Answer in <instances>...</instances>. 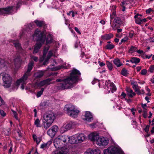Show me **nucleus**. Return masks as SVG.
Returning <instances> with one entry per match:
<instances>
[{"label":"nucleus","mask_w":154,"mask_h":154,"mask_svg":"<svg viewBox=\"0 0 154 154\" xmlns=\"http://www.w3.org/2000/svg\"><path fill=\"white\" fill-rule=\"evenodd\" d=\"M81 73L79 71L76 69H73L72 70L69 76L65 79V82L66 83L64 85L65 86L63 88H72L74 86V84L78 82L80 77Z\"/></svg>","instance_id":"1"},{"label":"nucleus","mask_w":154,"mask_h":154,"mask_svg":"<svg viewBox=\"0 0 154 154\" xmlns=\"http://www.w3.org/2000/svg\"><path fill=\"white\" fill-rule=\"evenodd\" d=\"M43 119V127L45 129L47 130L51 126L55 119V114L51 111L48 112L44 114Z\"/></svg>","instance_id":"2"},{"label":"nucleus","mask_w":154,"mask_h":154,"mask_svg":"<svg viewBox=\"0 0 154 154\" xmlns=\"http://www.w3.org/2000/svg\"><path fill=\"white\" fill-rule=\"evenodd\" d=\"M33 36L34 37H37V40L40 42L36 44L35 45L33 53L35 54L38 52L42 47V44L44 43L46 38V36L44 35L43 32L36 30L33 34Z\"/></svg>","instance_id":"3"},{"label":"nucleus","mask_w":154,"mask_h":154,"mask_svg":"<svg viewBox=\"0 0 154 154\" xmlns=\"http://www.w3.org/2000/svg\"><path fill=\"white\" fill-rule=\"evenodd\" d=\"M33 64V61H32L30 62L28 64V68L27 71L24 74L23 76L20 79L18 80L16 82V83L18 85H19L20 83H22L21 85V88L22 89H24V86L26 83V81L28 77L30 75V72L32 69Z\"/></svg>","instance_id":"4"},{"label":"nucleus","mask_w":154,"mask_h":154,"mask_svg":"<svg viewBox=\"0 0 154 154\" xmlns=\"http://www.w3.org/2000/svg\"><path fill=\"white\" fill-rule=\"evenodd\" d=\"M68 139V136L61 135L58 136L54 140V145L56 148H58L60 147V146H63L65 145L66 142V140Z\"/></svg>","instance_id":"5"},{"label":"nucleus","mask_w":154,"mask_h":154,"mask_svg":"<svg viewBox=\"0 0 154 154\" xmlns=\"http://www.w3.org/2000/svg\"><path fill=\"white\" fill-rule=\"evenodd\" d=\"M1 75L2 76V79L4 83V86L6 88L9 87L11 85L12 79L10 76L8 74L6 73H2Z\"/></svg>","instance_id":"6"},{"label":"nucleus","mask_w":154,"mask_h":154,"mask_svg":"<svg viewBox=\"0 0 154 154\" xmlns=\"http://www.w3.org/2000/svg\"><path fill=\"white\" fill-rule=\"evenodd\" d=\"M104 154H123L122 152L115 146H111L103 151Z\"/></svg>","instance_id":"7"},{"label":"nucleus","mask_w":154,"mask_h":154,"mask_svg":"<svg viewBox=\"0 0 154 154\" xmlns=\"http://www.w3.org/2000/svg\"><path fill=\"white\" fill-rule=\"evenodd\" d=\"M109 142L108 139L106 138L103 137L99 138L97 140L96 144L99 146H106L107 145Z\"/></svg>","instance_id":"8"},{"label":"nucleus","mask_w":154,"mask_h":154,"mask_svg":"<svg viewBox=\"0 0 154 154\" xmlns=\"http://www.w3.org/2000/svg\"><path fill=\"white\" fill-rule=\"evenodd\" d=\"M65 79H58L56 80V81L57 82H61L60 83H58L56 86V87L57 88V89L58 90H64L66 89H70L71 88H63V86H65L64 85L66 83L65 82Z\"/></svg>","instance_id":"9"},{"label":"nucleus","mask_w":154,"mask_h":154,"mask_svg":"<svg viewBox=\"0 0 154 154\" xmlns=\"http://www.w3.org/2000/svg\"><path fill=\"white\" fill-rule=\"evenodd\" d=\"M88 138L92 141H96V143L97 140L99 138V136L96 133H93L89 135Z\"/></svg>","instance_id":"10"},{"label":"nucleus","mask_w":154,"mask_h":154,"mask_svg":"<svg viewBox=\"0 0 154 154\" xmlns=\"http://www.w3.org/2000/svg\"><path fill=\"white\" fill-rule=\"evenodd\" d=\"M13 8V6H8L5 8H0V14L8 13Z\"/></svg>","instance_id":"11"},{"label":"nucleus","mask_w":154,"mask_h":154,"mask_svg":"<svg viewBox=\"0 0 154 154\" xmlns=\"http://www.w3.org/2000/svg\"><path fill=\"white\" fill-rule=\"evenodd\" d=\"M75 125V123L73 122L70 121L67 123L65 127L66 130H69L72 128H73Z\"/></svg>","instance_id":"12"},{"label":"nucleus","mask_w":154,"mask_h":154,"mask_svg":"<svg viewBox=\"0 0 154 154\" xmlns=\"http://www.w3.org/2000/svg\"><path fill=\"white\" fill-rule=\"evenodd\" d=\"M65 108L66 109V111L67 112L68 114H69V112L70 113L75 108L74 106L70 104L66 105Z\"/></svg>","instance_id":"13"},{"label":"nucleus","mask_w":154,"mask_h":154,"mask_svg":"<svg viewBox=\"0 0 154 154\" xmlns=\"http://www.w3.org/2000/svg\"><path fill=\"white\" fill-rule=\"evenodd\" d=\"M12 42L17 49L19 51H21L22 50L21 45L17 40H13Z\"/></svg>","instance_id":"14"},{"label":"nucleus","mask_w":154,"mask_h":154,"mask_svg":"<svg viewBox=\"0 0 154 154\" xmlns=\"http://www.w3.org/2000/svg\"><path fill=\"white\" fill-rule=\"evenodd\" d=\"M57 149H59L61 154H66L69 151V149L65 146L63 147L62 146H60V147L57 148Z\"/></svg>","instance_id":"15"},{"label":"nucleus","mask_w":154,"mask_h":154,"mask_svg":"<svg viewBox=\"0 0 154 154\" xmlns=\"http://www.w3.org/2000/svg\"><path fill=\"white\" fill-rule=\"evenodd\" d=\"M76 137L78 143L83 141L85 140V137L84 134H81L78 135Z\"/></svg>","instance_id":"16"},{"label":"nucleus","mask_w":154,"mask_h":154,"mask_svg":"<svg viewBox=\"0 0 154 154\" xmlns=\"http://www.w3.org/2000/svg\"><path fill=\"white\" fill-rule=\"evenodd\" d=\"M85 119L88 122H91L93 119L92 116L89 112H87L85 114Z\"/></svg>","instance_id":"17"},{"label":"nucleus","mask_w":154,"mask_h":154,"mask_svg":"<svg viewBox=\"0 0 154 154\" xmlns=\"http://www.w3.org/2000/svg\"><path fill=\"white\" fill-rule=\"evenodd\" d=\"M126 90L128 92L127 95L131 98L136 95V93L133 92V90L128 88H127Z\"/></svg>","instance_id":"18"},{"label":"nucleus","mask_w":154,"mask_h":154,"mask_svg":"<svg viewBox=\"0 0 154 154\" xmlns=\"http://www.w3.org/2000/svg\"><path fill=\"white\" fill-rule=\"evenodd\" d=\"M79 112V111L77 110L75 108L74 109H73L72 111H71L70 113L69 112L68 115L70 116L75 118L77 116Z\"/></svg>","instance_id":"19"},{"label":"nucleus","mask_w":154,"mask_h":154,"mask_svg":"<svg viewBox=\"0 0 154 154\" xmlns=\"http://www.w3.org/2000/svg\"><path fill=\"white\" fill-rule=\"evenodd\" d=\"M68 141L71 144H75L78 143L76 137H68Z\"/></svg>","instance_id":"20"},{"label":"nucleus","mask_w":154,"mask_h":154,"mask_svg":"<svg viewBox=\"0 0 154 154\" xmlns=\"http://www.w3.org/2000/svg\"><path fill=\"white\" fill-rule=\"evenodd\" d=\"M34 22L37 26L39 27L44 26V27H45L46 26V25L45 24L44 22L43 21H39L38 20H36L34 21Z\"/></svg>","instance_id":"21"},{"label":"nucleus","mask_w":154,"mask_h":154,"mask_svg":"<svg viewBox=\"0 0 154 154\" xmlns=\"http://www.w3.org/2000/svg\"><path fill=\"white\" fill-rule=\"evenodd\" d=\"M113 37V35L112 33L105 34L101 36V38L103 39H106L107 40H109Z\"/></svg>","instance_id":"22"},{"label":"nucleus","mask_w":154,"mask_h":154,"mask_svg":"<svg viewBox=\"0 0 154 154\" xmlns=\"http://www.w3.org/2000/svg\"><path fill=\"white\" fill-rule=\"evenodd\" d=\"M44 72L42 71L38 72L34 74V75L36 78H40L44 75Z\"/></svg>","instance_id":"23"},{"label":"nucleus","mask_w":154,"mask_h":154,"mask_svg":"<svg viewBox=\"0 0 154 154\" xmlns=\"http://www.w3.org/2000/svg\"><path fill=\"white\" fill-rule=\"evenodd\" d=\"M113 63L117 67H119L123 65L122 63H120V60L118 58L115 59L113 60Z\"/></svg>","instance_id":"24"},{"label":"nucleus","mask_w":154,"mask_h":154,"mask_svg":"<svg viewBox=\"0 0 154 154\" xmlns=\"http://www.w3.org/2000/svg\"><path fill=\"white\" fill-rule=\"evenodd\" d=\"M130 61L132 63H135L137 64L140 62V60L139 58L137 57H133L131 59Z\"/></svg>","instance_id":"25"},{"label":"nucleus","mask_w":154,"mask_h":154,"mask_svg":"<svg viewBox=\"0 0 154 154\" xmlns=\"http://www.w3.org/2000/svg\"><path fill=\"white\" fill-rule=\"evenodd\" d=\"M47 133L51 137H53L56 134L55 132H54L51 128L48 130L47 131Z\"/></svg>","instance_id":"26"},{"label":"nucleus","mask_w":154,"mask_h":154,"mask_svg":"<svg viewBox=\"0 0 154 154\" xmlns=\"http://www.w3.org/2000/svg\"><path fill=\"white\" fill-rule=\"evenodd\" d=\"M49 48L50 46H48L47 47H45L44 49L43 50V58H45L46 57V54L49 49Z\"/></svg>","instance_id":"27"},{"label":"nucleus","mask_w":154,"mask_h":154,"mask_svg":"<svg viewBox=\"0 0 154 154\" xmlns=\"http://www.w3.org/2000/svg\"><path fill=\"white\" fill-rule=\"evenodd\" d=\"M51 141H48L46 143H43L42 144L41 148L42 149L46 148L47 147L49 146L51 144Z\"/></svg>","instance_id":"28"},{"label":"nucleus","mask_w":154,"mask_h":154,"mask_svg":"<svg viewBox=\"0 0 154 154\" xmlns=\"http://www.w3.org/2000/svg\"><path fill=\"white\" fill-rule=\"evenodd\" d=\"M15 64H20L21 62V60L19 56H17L14 60Z\"/></svg>","instance_id":"29"},{"label":"nucleus","mask_w":154,"mask_h":154,"mask_svg":"<svg viewBox=\"0 0 154 154\" xmlns=\"http://www.w3.org/2000/svg\"><path fill=\"white\" fill-rule=\"evenodd\" d=\"M33 138L34 141H36L37 144H38L40 142L41 140L39 138H38L35 134L33 135Z\"/></svg>","instance_id":"30"},{"label":"nucleus","mask_w":154,"mask_h":154,"mask_svg":"<svg viewBox=\"0 0 154 154\" xmlns=\"http://www.w3.org/2000/svg\"><path fill=\"white\" fill-rule=\"evenodd\" d=\"M90 153L91 154H100L101 151L99 149H96L92 150Z\"/></svg>","instance_id":"31"},{"label":"nucleus","mask_w":154,"mask_h":154,"mask_svg":"<svg viewBox=\"0 0 154 154\" xmlns=\"http://www.w3.org/2000/svg\"><path fill=\"white\" fill-rule=\"evenodd\" d=\"M121 73V74L124 76H127L128 74L127 69L125 68L122 69Z\"/></svg>","instance_id":"32"},{"label":"nucleus","mask_w":154,"mask_h":154,"mask_svg":"<svg viewBox=\"0 0 154 154\" xmlns=\"http://www.w3.org/2000/svg\"><path fill=\"white\" fill-rule=\"evenodd\" d=\"M53 39L50 35L48 36L47 38L46 44L47 45L48 44L51 43L52 42Z\"/></svg>","instance_id":"33"},{"label":"nucleus","mask_w":154,"mask_h":154,"mask_svg":"<svg viewBox=\"0 0 154 154\" xmlns=\"http://www.w3.org/2000/svg\"><path fill=\"white\" fill-rule=\"evenodd\" d=\"M115 23L118 24H120L122 23V21L120 18L118 17H116L114 20Z\"/></svg>","instance_id":"34"},{"label":"nucleus","mask_w":154,"mask_h":154,"mask_svg":"<svg viewBox=\"0 0 154 154\" xmlns=\"http://www.w3.org/2000/svg\"><path fill=\"white\" fill-rule=\"evenodd\" d=\"M137 48V47L134 46H131L129 50H128V52L130 53H132L136 51Z\"/></svg>","instance_id":"35"},{"label":"nucleus","mask_w":154,"mask_h":154,"mask_svg":"<svg viewBox=\"0 0 154 154\" xmlns=\"http://www.w3.org/2000/svg\"><path fill=\"white\" fill-rule=\"evenodd\" d=\"M106 64L107 67L110 71H111L112 69V64L109 61H107L106 62Z\"/></svg>","instance_id":"36"},{"label":"nucleus","mask_w":154,"mask_h":154,"mask_svg":"<svg viewBox=\"0 0 154 154\" xmlns=\"http://www.w3.org/2000/svg\"><path fill=\"white\" fill-rule=\"evenodd\" d=\"M11 130L10 128L5 129L4 131V134L7 136L9 135L11 133Z\"/></svg>","instance_id":"37"},{"label":"nucleus","mask_w":154,"mask_h":154,"mask_svg":"<svg viewBox=\"0 0 154 154\" xmlns=\"http://www.w3.org/2000/svg\"><path fill=\"white\" fill-rule=\"evenodd\" d=\"M53 131L55 132V133L56 134V133L57 132L58 129V128L57 125H55L52 126L51 128Z\"/></svg>","instance_id":"38"},{"label":"nucleus","mask_w":154,"mask_h":154,"mask_svg":"<svg viewBox=\"0 0 154 154\" xmlns=\"http://www.w3.org/2000/svg\"><path fill=\"white\" fill-rule=\"evenodd\" d=\"M35 124L36 126L38 127H40L41 125H40V121L38 119H37L35 122Z\"/></svg>","instance_id":"39"},{"label":"nucleus","mask_w":154,"mask_h":154,"mask_svg":"<svg viewBox=\"0 0 154 154\" xmlns=\"http://www.w3.org/2000/svg\"><path fill=\"white\" fill-rule=\"evenodd\" d=\"M115 47L114 45L112 44H108L106 45V48L108 49L111 50L113 49Z\"/></svg>","instance_id":"40"},{"label":"nucleus","mask_w":154,"mask_h":154,"mask_svg":"<svg viewBox=\"0 0 154 154\" xmlns=\"http://www.w3.org/2000/svg\"><path fill=\"white\" fill-rule=\"evenodd\" d=\"M44 91V89L43 88H42L41 90V91H38L36 95L38 97H39L41 96V95L42 94V93Z\"/></svg>","instance_id":"41"},{"label":"nucleus","mask_w":154,"mask_h":154,"mask_svg":"<svg viewBox=\"0 0 154 154\" xmlns=\"http://www.w3.org/2000/svg\"><path fill=\"white\" fill-rule=\"evenodd\" d=\"M37 85L38 87H41L46 85L45 82V80H44L43 81H41L39 83L37 84Z\"/></svg>","instance_id":"42"},{"label":"nucleus","mask_w":154,"mask_h":154,"mask_svg":"<svg viewBox=\"0 0 154 154\" xmlns=\"http://www.w3.org/2000/svg\"><path fill=\"white\" fill-rule=\"evenodd\" d=\"M110 89L112 93L114 92L116 90V86L113 84H112L111 86Z\"/></svg>","instance_id":"43"},{"label":"nucleus","mask_w":154,"mask_h":154,"mask_svg":"<svg viewBox=\"0 0 154 154\" xmlns=\"http://www.w3.org/2000/svg\"><path fill=\"white\" fill-rule=\"evenodd\" d=\"M131 85L132 86L133 88H134L135 87H138V85L137 82L132 81L131 82Z\"/></svg>","instance_id":"44"},{"label":"nucleus","mask_w":154,"mask_h":154,"mask_svg":"<svg viewBox=\"0 0 154 154\" xmlns=\"http://www.w3.org/2000/svg\"><path fill=\"white\" fill-rule=\"evenodd\" d=\"M0 66L4 67L5 66V61L4 60L0 58Z\"/></svg>","instance_id":"45"},{"label":"nucleus","mask_w":154,"mask_h":154,"mask_svg":"<svg viewBox=\"0 0 154 154\" xmlns=\"http://www.w3.org/2000/svg\"><path fill=\"white\" fill-rule=\"evenodd\" d=\"M143 117L144 118H146L147 116V111L146 109L143 110Z\"/></svg>","instance_id":"46"},{"label":"nucleus","mask_w":154,"mask_h":154,"mask_svg":"<svg viewBox=\"0 0 154 154\" xmlns=\"http://www.w3.org/2000/svg\"><path fill=\"white\" fill-rule=\"evenodd\" d=\"M135 21L136 23H137V24H140L141 23V18H138V19H137V18H135Z\"/></svg>","instance_id":"47"},{"label":"nucleus","mask_w":154,"mask_h":154,"mask_svg":"<svg viewBox=\"0 0 154 154\" xmlns=\"http://www.w3.org/2000/svg\"><path fill=\"white\" fill-rule=\"evenodd\" d=\"M12 111L13 112V114H14V117H15V118L16 119L18 120V118L17 116V112H16L15 111H14L13 110H12Z\"/></svg>","instance_id":"48"},{"label":"nucleus","mask_w":154,"mask_h":154,"mask_svg":"<svg viewBox=\"0 0 154 154\" xmlns=\"http://www.w3.org/2000/svg\"><path fill=\"white\" fill-rule=\"evenodd\" d=\"M44 80L46 85H49L50 84V82L51 81V80L50 79H47Z\"/></svg>","instance_id":"49"},{"label":"nucleus","mask_w":154,"mask_h":154,"mask_svg":"<svg viewBox=\"0 0 154 154\" xmlns=\"http://www.w3.org/2000/svg\"><path fill=\"white\" fill-rule=\"evenodd\" d=\"M154 70V65H151L149 69V71L151 72H152Z\"/></svg>","instance_id":"50"},{"label":"nucleus","mask_w":154,"mask_h":154,"mask_svg":"<svg viewBox=\"0 0 154 154\" xmlns=\"http://www.w3.org/2000/svg\"><path fill=\"white\" fill-rule=\"evenodd\" d=\"M147 71L146 69H144L141 70V74L142 75H145L147 73Z\"/></svg>","instance_id":"51"},{"label":"nucleus","mask_w":154,"mask_h":154,"mask_svg":"<svg viewBox=\"0 0 154 154\" xmlns=\"http://www.w3.org/2000/svg\"><path fill=\"white\" fill-rule=\"evenodd\" d=\"M6 113L2 110H0V115L2 116H5L6 115Z\"/></svg>","instance_id":"52"},{"label":"nucleus","mask_w":154,"mask_h":154,"mask_svg":"<svg viewBox=\"0 0 154 154\" xmlns=\"http://www.w3.org/2000/svg\"><path fill=\"white\" fill-rule=\"evenodd\" d=\"M149 127H150V125H147L146 126V128L144 129L145 131L146 132L148 133V132Z\"/></svg>","instance_id":"53"},{"label":"nucleus","mask_w":154,"mask_h":154,"mask_svg":"<svg viewBox=\"0 0 154 154\" xmlns=\"http://www.w3.org/2000/svg\"><path fill=\"white\" fill-rule=\"evenodd\" d=\"M53 54L52 53V50L50 51L48 53V54L47 56L50 58L51 57V56H52Z\"/></svg>","instance_id":"54"},{"label":"nucleus","mask_w":154,"mask_h":154,"mask_svg":"<svg viewBox=\"0 0 154 154\" xmlns=\"http://www.w3.org/2000/svg\"><path fill=\"white\" fill-rule=\"evenodd\" d=\"M52 154H61L59 150H57L53 152Z\"/></svg>","instance_id":"55"},{"label":"nucleus","mask_w":154,"mask_h":154,"mask_svg":"<svg viewBox=\"0 0 154 154\" xmlns=\"http://www.w3.org/2000/svg\"><path fill=\"white\" fill-rule=\"evenodd\" d=\"M134 32L133 31H131L129 34V36L130 38H132L134 35Z\"/></svg>","instance_id":"56"},{"label":"nucleus","mask_w":154,"mask_h":154,"mask_svg":"<svg viewBox=\"0 0 154 154\" xmlns=\"http://www.w3.org/2000/svg\"><path fill=\"white\" fill-rule=\"evenodd\" d=\"M128 39V38L127 37H125V38H123L121 40V42H125L126 41H127Z\"/></svg>","instance_id":"57"},{"label":"nucleus","mask_w":154,"mask_h":154,"mask_svg":"<svg viewBox=\"0 0 154 154\" xmlns=\"http://www.w3.org/2000/svg\"><path fill=\"white\" fill-rule=\"evenodd\" d=\"M74 29H75V30L79 34H81V32H80V31H79V29L78 28L75 27L74 28Z\"/></svg>","instance_id":"58"},{"label":"nucleus","mask_w":154,"mask_h":154,"mask_svg":"<svg viewBox=\"0 0 154 154\" xmlns=\"http://www.w3.org/2000/svg\"><path fill=\"white\" fill-rule=\"evenodd\" d=\"M152 11V9L149 8L146 11V12L147 14H149Z\"/></svg>","instance_id":"59"},{"label":"nucleus","mask_w":154,"mask_h":154,"mask_svg":"<svg viewBox=\"0 0 154 154\" xmlns=\"http://www.w3.org/2000/svg\"><path fill=\"white\" fill-rule=\"evenodd\" d=\"M136 51L139 54H142L144 53L143 51L142 50H138L137 51Z\"/></svg>","instance_id":"60"},{"label":"nucleus","mask_w":154,"mask_h":154,"mask_svg":"<svg viewBox=\"0 0 154 154\" xmlns=\"http://www.w3.org/2000/svg\"><path fill=\"white\" fill-rule=\"evenodd\" d=\"M133 89L136 92L138 91V90L139 89V86L138 87H135L134 88H133Z\"/></svg>","instance_id":"61"},{"label":"nucleus","mask_w":154,"mask_h":154,"mask_svg":"<svg viewBox=\"0 0 154 154\" xmlns=\"http://www.w3.org/2000/svg\"><path fill=\"white\" fill-rule=\"evenodd\" d=\"M32 58L36 62L38 61V58L36 57H34Z\"/></svg>","instance_id":"62"},{"label":"nucleus","mask_w":154,"mask_h":154,"mask_svg":"<svg viewBox=\"0 0 154 154\" xmlns=\"http://www.w3.org/2000/svg\"><path fill=\"white\" fill-rule=\"evenodd\" d=\"M121 95V96L123 97L124 98H125L126 97V94L124 92H122V93Z\"/></svg>","instance_id":"63"},{"label":"nucleus","mask_w":154,"mask_h":154,"mask_svg":"<svg viewBox=\"0 0 154 154\" xmlns=\"http://www.w3.org/2000/svg\"><path fill=\"white\" fill-rule=\"evenodd\" d=\"M141 105L142 107L144 109H146L145 108L146 106V104H143L142 103Z\"/></svg>","instance_id":"64"}]
</instances>
